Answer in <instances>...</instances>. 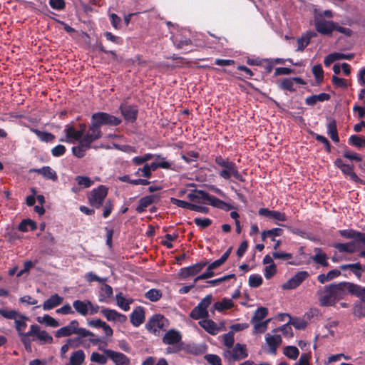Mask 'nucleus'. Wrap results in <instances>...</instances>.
<instances>
[{
  "label": "nucleus",
  "mask_w": 365,
  "mask_h": 365,
  "mask_svg": "<svg viewBox=\"0 0 365 365\" xmlns=\"http://www.w3.org/2000/svg\"><path fill=\"white\" fill-rule=\"evenodd\" d=\"M330 289L335 303L343 299L346 293L359 299L353 304L352 314L358 318H365V287L349 282H342L338 284H331Z\"/></svg>",
  "instance_id": "1"
},
{
  "label": "nucleus",
  "mask_w": 365,
  "mask_h": 365,
  "mask_svg": "<svg viewBox=\"0 0 365 365\" xmlns=\"http://www.w3.org/2000/svg\"><path fill=\"white\" fill-rule=\"evenodd\" d=\"M122 120L113 115L105 112L94 113L91 115V124L87 133L83 136V143L90 145L102 137L101 127L103 125L117 126Z\"/></svg>",
  "instance_id": "2"
},
{
  "label": "nucleus",
  "mask_w": 365,
  "mask_h": 365,
  "mask_svg": "<svg viewBox=\"0 0 365 365\" xmlns=\"http://www.w3.org/2000/svg\"><path fill=\"white\" fill-rule=\"evenodd\" d=\"M215 163L222 169L218 172V175L224 180H229L232 177L240 182H245V179L242 177L238 170L236 163L231 161L229 158H223L222 155H217L215 158Z\"/></svg>",
  "instance_id": "3"
},
{
  "label": "nucleus",
  "mask_w": 365,
  "mask_h": 365,
  "mask_svg": "<svg viewBox=\"0 0 365 365\" xmlns=\"http://www.w3.org/2000/svg\"><path fill=\"white\" fill-rule=\"evenodd\" d=\"M222 356L229 363H232L246 359L248 351L246 345L237 343L232 348L225 349Z\"/></svg>",
  "instance_id": "4"
},
{
  "label": "nucleus",
  "mask_w": 365,
  "mask_h": 365,
  "mask_svg": "<svg viewBox=\"0 0 365 365\" xmlns=\"http://www.w3.org/2000/svg\"><path fill=\"white\" fill-rule=\"evenodd\" d=\"M168 326V320L163 315L157 314L149 319L145 328L149 332L159 335Z\"/></svg>",
  "instance_id": "5"
},
{
  "label": "nucleus",
  "mask_w": 365,
  "mask_h": 365,
  "mask_svg": "<svg viewBox=\"0 0 365 365\" xmlns=\"http://www.w3.org/2000/svg\"><path fill=\"white\" fill-rule=\"evenodd\" d=\"M107 195L108 188L105 185H101L88 192L87 198L90 205L98 209L102 206Z\"/></svg>",
  "instance_id": "6"
},
{
  "label": "nucleus",
  "mask_w": 365,
  "mask_h": 365,
  "mask_svg": "<svg viewBox=\"0 0 365 365\" xmlns=\"http://www.w3.org/2000/svg\"><path fill=\"white\" fill-rule=\"evenodd\" d=\"M212 295H207L203 298L201 302L190 312V317L193 319H202L203 320L207 319L209 316L207 307L212 302Z\"/></svg>",
  "instance_id": "7"
},
{
  "label": "nucleus",
  "mask_w": 365,
  "mask_h": 365,
  "mask_svg": "<svg viewBox=\"0 0 365 365\" xmlns=\"http://www.w3.org/2000/svg\"><path fill=\"white\" fill-rule=\"evenodd\" d=\"M309 276L307 271H299L282 286L284 290L294 289L298 287Z\"/></svg>",
  "instance_id": "8"
},
{
  "label": "nucleus",
  "mask_w": 365,
  "mask_h": 365,
  "mask_svg": "<svg viewBox=\"0 0 365 365\" xmlns=\"http://www.w3.org/2000/svg\"><path fill=\"white\" fill-rule=\"evenodd\" d=\"M99 349L103 351L107 357L113 361L115 365H129L130 363V359L121 352L102 349L101 347H99Z\"/></svg>",
  "instance_id": "9"
},
{
  "label": "nucleus",
  "mask_w": 365,
  "mask_h": 365,
  "mask_svg": "<svg viewBox=\"0 0 365 365\" xmlns=\"http://www.w3.org/2000/svg\"><path fill=\"white\" fill-rule=\"evenodd\" d=\"M119 110L125 120L130 123H133L136 120L138 114L137 106L123 103L120 104Z\"/></svg>",
  "instance_id": "10"
},
{
  "label": "nucleus",
  "mask_w": 365,
  "mask_h": 365,
  "mask_svg": "<svg viewBox=\"0 0 365 365\" xmlns=\"http://www.w3.org/2000/svg\"><path fill=\"white\" fill-rule=\"evenodd\" d=\"M314 26L317 31L322 35L331 36L334 31V22L323 18L316 19Z\"/></svg>",
  "instance_id": "11"
},
{
  "label": "nucleus",
  "mask_w": 365,
  "mask_h": 365,
  "mask_svg": "<svg viewBox=\"0 0 365 365\" xmlns=\"http://www.w3.org/2000/svg\"><path fill=\"white\" fill-rule=\"evenodd\" d=\"M318 299L319 304L322 307H330L335 305V301L334 299L331 289H330V284L324 287L323 289L317 292Z\"/></svg>",
  "instance_id": "12"
},
{
  "label": "nucleus",
  "mask_w": 365,
  "mask_h": 365,
  "mask_svg": "<svg viewBox=\"0 0 365 365\" xmlns=\"http://www.w3.org/2000/svg\"><path fill=\"white\" fill-rule=\"evenodd\" d=\"M28 334L36 337L41 341V344H51L53 342V337L46 331H41L40 327L36 324L31 325Z\"/></svg>",
  "instance_id": "13"
},
{
  "label": "nucleus",
  "mask_w": 365,
  "mask_h": 365,
  "mask_svg": "<svg viewBox=\"0 0 365 365\" xmlns=\"http://www.w3.org/2000/svg\"><path fill=\"white\" fill-rule=\"evenodd\" d=\"M207 264V262H200L191 266L183 267L180 269L179 276L182 279H187L200 273Z\"/></svg>",
  "instance_id": "14"
},
{
  "label": "nucleus",
  "mask_w": 365,
  "mask_h": 365,
  "mask_svg": "<svg viewBox=\"0 0 365 365\" xmlns=\"http://www.w3.org/2000/svg\"><path fill=\"white\" fill-rule=\"evenodd\" d=\"M298 83L300 85H305L306 82L304 79L300 77H293V78H282L278 83V87L283 91H287L289 92H295L296 88L294 87V83Z\"/></svg>",
  "instance_id": "15"
},
{
  "label": "nucleus",
  "mask_w": 365,
  "mask_h": 365,
  "mask_svg": "<svg viewBox=\"0 0 365 365\" xmlns=\"http://www.w3.org/2000/svg\"><path fill=\"white\" fill-rule=\"evenodd\" d=\"M30 173H36L42 175L46 180H50L53 182L58 180V175L56 172L50 166H43L41 168H31Z\"/></svg>",
  "instance_id": "16"
},
{
  "label": "nucleus",
  "mask_w": 365,
  "mask_h": 365,
  "mask_svg": "<svg viewBox=\"0 0 365 365\" xmlns=\"http://www.w3.org/2000/svg\"><path fill=\"white\" fill-rule=\"evenodd\" d=\"M145 319V309L143 307L138 306L133 309L130 315V323L135 327H138Z\"/></svg>",
  "instance_id": "17"
},
{
  "label": "nucleus",
  "mask_w": 365,
  "mask_h": 365,
  "mask_svg": "<svg viewBox=\"0 0 365 365\" xmlns=\"http://www.w3.org/2000/svg\"><path fill=\"white\" fill-rule=\"evenodd\" d=\"M159 200L160 196L158 195L145 196L140 199L138 205L136 207L135 210L138 213H142L148 206L153 203L157 202Z\"/></svg>",
  "instance_id": "18"
},
{
  "label": "nucleus",
  "mask_w": 365,
  "mask_h": 365,
  "mask_svg": "<svg viewBox=\"0 0 365 365\" xmlns=\"http://www.w3.org/2000/svg\"><path fill=\"white\" fill-rule=\"evenodd\" d=\"M78 322L76 319L72 320L68 325L61 327L56 332V336L58 338L69 336L73 334H76V328L78 327Z\"/></svg>",
  "instance_id": "19"
},
{
  "label": "nucleus",
  "mask_w": 365,
  "mask_h": 365,
  "mask_svg": "<svg viewBox=\"0 0 365 365\" xmlns=\"http://www.w3.org/2000/svg\"><path fill=\"white\" fill-rule=\"evenodd\" d=\"M66 137L67 139H74L76 140H81L83 136V129L80 130H76L74 127L67 125L66 129ZM60 141L63 142H70L68 140H64L63 138L60 139Z\"/></svg>",
  "instance_id": "20"
},
{
  "label": "nucleus",
  "mask_w": 365,
  "mask_h": 365,
  "mask_svg": "<svg viewBox=\"0 0 365 365\" xmlns=\"http://www.w3.org/2000/svg\"><path fill=\"white\" fill-rule=\"evenodd\" d=\"M63 301V298L59 296L58 294H52L48 299H46L43 304V310L52 309L58 305L61 304Z\"/></svg>",
  "instance_id": "21"
},
{
  "label": "nucleus",
  "mask_w": 365,
  "mask_h": 365,
  "mask_svg": "<svg viewBox=\"0 0 365 365\" xmlns=\"http://www.w3.org/2000/svg\"><path fill=\"white\" fill-rule=\"evenodd\" d=\"M181 340V335L179 331L174 329L169 330L163 338V341L165 344H175Z\"/></svg>",
  "instance_id": "22"
},
{
  "label": "nucleus",
  "mask_w": 365,
  "mask_h": 365,
  "mask_svg": "<svg viewBox=\"0 0 365 365\" xmlns=\"http://www.w3.org/2000/svg\"><path fill=\"white\" fill-rule=\"evenodd\" d=\"M28 320H29L28 317L21 314L19 316V317L17 319H16V320L14 321L15 329H16V331L18 332V334L20 337L23 336L26 333V332H24V331L26 330V329L27 327L26 321H28Z\"/></svg>",
  "instance_id": "23"
},
{
  "label": "nucleus",
  "mask_w": 365,
  "mask_h": 365,
  "mask_svg": "<svg viewBox=\"0 0 365 365\" xmlns=\"http://www.w3.org/2000/svg\"><path fill=\"white\" fill-rule=\"evenodd\" d=\"M333 247L339 252L352 254L356 251V244L354 241H351L346 243H335Z\"/></svg>",
  "instance_id": "24"
},
{
  "label": "nucleus",
  "mask_w": 365,
  "mask_h": 365,
  "mask_svg": "<svg viewBox=\"0 0 365 365\" xmlns=\"http://www.w3.org/2000/svg\"><path fill=\"white\" fill-rule=\"evenodd\" d=\"M340 170L344 175L349 176L350 180H351L352 181L361 185H365V181L359 178L358 175L354 172L353 165L346 164Z\"/></svg>",
  "instance_id": "25"
},
{
  "label": "nucleus",
  "mask_w": 365,
  "mask_h": 365,
  "mask_svg": "<svg viewBox=\"0 0 365 365\" xmlns=\"http://www.w3.org/2000/svg\"><path fill=\"white\" fill-rule=\"evenodd\" d=\"M266 342L269 347L271 353L275 354L277 347L282 343V337L280 335H270L269 334L266 336Z\"/></svg>",
  "instance_id": "26"
},
{
  "label": "nucleus",
  "mask_w": 365,
  "mask_h": 365,
  "mask_svg": "<svg viewBox=\"0 0 365 365\" xmlns=\"http://www.w3.org/2000/svg\"><path fill=\"white\" fill-rule=\"evenodd\" d=\"M199 324L202 327L207 333L215 335L217 334L219 329L217 324L212 319H203L199 322Z\"/></svg>",
  "instance_id": "27"
},
{
  "label": "nucleus",
  "mask_w": 365,
  "mask_h": 365,
  "mask_svg": "<svg viewBox=\"0 0 365 365\" xmlns=\"http://www.w3.org/2000/svg\"><path fill=\"white\" fill-rule=\"evenodd\" d=\"M29 128L30 131L34 133L41 141L49 143L52 142L56 138L55 135L51 133H48L46 131H41L36 128L30 126L29 127Z\"/></svg>",
  "instance_id": "28"
},
{
  "label": "nucleus",
  "mask_w": 365,
  "mask_h": 365,
  "mask_svg": "<svg viewBox=\"0 0 365 365\" xmlns=\"http://www.w3.org/2000/svg\"><path fill=\"white\" fill-rule=\"evenodd\" d=\"M314 32H308L305 36H302L297 38V48L296 51L302 52L309 44L310 40L312 37L315 36Z\"/></svg>",
  "instance_id": "29"
},
{
  "label": "nucleus",
  "mask_w": 365,
  "mask_h": 365,
  "mask_svg": "<svg viewBox=\"0 0 365 365\" xmlns=\"http://www.w3.org/2000/svg\"><path fill=\"white\" fill-rule=\"evenodd\" d=\"M327 134L329 135L331 139L334 143H339V138L338 135L336 122L334 119L329 120V121L327 125Z\"/></svg>",
  "instance_id": "30"
},
{
  "label": "nucleus",
  "mask_w": 365,
  "mask_h": 365,
  "mask_svg": "<svg viewBox=\"0 0 365 365\" xmlns=\"http://www.w3.org/2000/svg\"><path fill=\"white\" fill-rule=\"evenodd\" d=\"M29 227L30 230L34 231L37 229V224L31 219H24L19 225L18 230L21 232H28Z\"/></svg>",
  "instance_id": "31"
},
{
  "label": "nucleus",
  "mask_w": 365,
  "mask_h": 365,
  "mask_svg": "<svg viewBox=\"0 0 365 365\" xmlns=\"http://www.w3.org/2000/svg\"><path fill=\"white\" fill-rule=\"evenodd\" d=\"M339 268L341 270H346V269L351 270L352 272L354 274V275L358 279H360L362 276L361 264L359 262H356L354 264H341L339 267Z\"/></svg>",
  "instance_id": "32"
},
{
  "label": "nucleus",
  "mask_w": 365,
  "mask_h": 365,
  "mask_svg": "<svg viewBox=\"0 0 365 365\" xmlns=\"http://www.w3.org/2000/svg\"><path fill=\"white\" fill-rule=\"evenodd\" d=\"M90 148L91 145L89 144L86 145L85 143H83V140L81 139L78 146H74L72 148V153L73 155L78 158H82L84 157L86 150L89 149Z\"/></svg>",
  "instance_id": "33"
},
{
  "label": "nucleus",
  "mask_w": 365,
  "mask_h": 365,
  "mask_svg": "<svg viewBox=\"0 0 365 365\" xmlns=\"http://www.w3.org/2000/svg\"><path fill=\"white\" fill-rule=\"evenodd\" d=\"M283 233L284 231L281 228H273L268 230H264L261 234L262 240L264 241L266 238L269 237L272 241H276L274 237L282 236Z\"/></svg>",
  "instance_id": "34"
},
{
  "label": "nucleus",
  "mask_w": 365,
  "mask_h": 365,
  "mask_svg": "<svg viewBox=\"0 0 365 365\" xmlns=\"http://www.w3.org/2000/svg\"><path fill=\"white\" fill-rule=\"evenodd\" d=\"M88 300L81 301L79 299L73 301V307L78 314L82 316H86L88 314Z\"/></svg>",
  "instance_id": "35"
},
{
  "label": "nucleus",
  "mask_w": 365,
  "mask_h": 365,
  "mask_svg": "<svg viewBox=\"0 0 365 365\" xmlns=\"http://www.w3.org/2000/svg\"><path fill=\"white\" fill-rule=\"evenodd\" d=\"M85 357L83 350L73 351L70 357V365H81L85 360Z\"/></svg>",
  "instance_id": "36"
},
{
  "label": "nucleus",
  "mask_w": 365,
  "mask_h": 365,
  "mask_svg": "<svg viewBox=\"0 0 365 365\" xmlns=\"http://www.w3.org/2000/svg\"><path fill=\"white\" fill-rule=\"evenodd\" d=\"M234 307V303L231 299L223 298L220 302L214 304L215 309L222 312L225 309H230Z\"/></svg>",
  "instance_id": "37"
},
{
  "label": "nucleus",
  "mask_w": 365,
  "mask_h": 365,
  "mask_svg": "<svg viewBox=\"0 0 365 365\" xmlns=\"http://www.w3.org/2000/svg\"><path fill=\"white\" fill-rule=\"evenodd\" d=\"M212 207L220 209L225 212H228L232 210H236L237 208L231 204L226 202L222 200H220L215 197L214 202H212Z\"/></svg>",
  "instance_id": "38"
},
{
  "label": "nucleus",
  "mask_w": 365,
  "mask_h": 365,
  "mask_svg": "<svg viewBox=\"0 0 365 365\" xmlns=\"http://www.w3.org/2000/svg\"><path fill=\"white\" fill-rule=\"evenodd\" d=\"M268 314V309L266 307H259L255 312L254 315L251 319V323L254 324L257 322L262 321Z\"/></svg>",
  "instance_id": "39"
},
{
  "label": "nucleus",
  "mask_w": 365,
  "mask_h": 365,
  "mask_svg": "<svg viewBox=\"0 0 365 365\" xmlns=\"http://www.w3.org/2000/svg\"><path fill=\"white\" fill-rule=\"evenodd\" d=\"M283 354L289 359L296 360L299 355V351L294 346H287L284 348Z\"/></svg>",
  "instance_id": "40"
},
{
  "label": "nucleus",
  "mask_w": 365,
  "mask_h": 365,
  "mask_svg": "<svg viewBox=\"0 0 365 365\" xmlns=\"http://www.w3.org/2000/svg\"><path fill=\"white\" fill-rule=\"evenodd\" d=\"M117 304L124 311H128L130 309V304L132 301L127 300L121 292L118 293L115 296Z\"/></svg>",
  "instance_id": "41"
},
{
  "label": "nucleus",
  "mask_w": 365,
  "mask_h": 365,
  "mask_svg": "<svg viewBox=\"0 0 365 365\" xmlns=\"http://www.w3.org/2000/svg\"><path fill=\"white\" fill-rule=\"evenodd\" d=\"M37 321L39 323H45L47 326L55 328L59 326L58 322L48 314H45L43 317H37Z\"/></svg>",
  "instance_id": "42"
},
{
  "label": "nucleus",
  "mask_w": 365,
  "mask_h": 365,
  "mask_svg": "<svg viewBox=\"0 0 365 365\" xmlns=\"http://www.w3.org/2000/svg\"><path fill=\"white\" fill-rule=\"evenodd\" d=\"M318 252L312 257L313 261H314L316 263L321 264L323 267H327L329 265V263L327 262V257L325 253L321 252L320 249H316Z\"/></svg>",
  "instance_id": "43"
},
{
  "label": "nucleus",
  "mask_w": 365,
  "mask_h": 365,
  "mask_svg": "<svg viewBox=\"0 0 365 365\" xmlns=\"http://www.w3.org/2000/svg\"><path fill=\"white\" fill-rule=\"evenodd\" d=\"M75 180L82 188L90 187L93 184V181L90 178L83 175H77Z\"/></svg>",
  "instance_id": "44"
},
{
  "label": "nucleus",
  "mask_w": 365,
  "mask_h": 365,
  "mask_svg": "<svg viewBox=\"0 0 365 365\" xmlns=\"http://www.w3.org/2000/svg\"><path fill=\"white\" fill-rule=\"evenodd\" d=\"M317 84L322 83L324 79V71L320 64L314 65L312 69Z\"/></svg>",
  "instance_id": "45"
},
{
  "label": "nucleus",
  "mask_w": 365,
  "mask_h": 365,
  "mask_svg": "<svg viewBox=\"0 0 365 365\" xmlns=\"http://www.w3.org/2000/svg\"><path fill=\"white\" fill-rule=\"evenodd\" d=\"M20 314L21 313L14 309H0V315L7 319H14L15 321Z\"/></svg>",
  "instance_id": "46"
},
{
  "label": "nucleus",
  "mask_w": 365,
  "mask_h": 365,
  "mask_svg": "<svg viewBox=\"0 0 365 365\" xmlns=\"http://www.w3.org/2000/svg\"><path fill=\"white\" fill-rule=\"evenodd\" d=\"M222 342L227 349L232 348L235 343L234 332L230 331L229 332L223 334Z\"/></svg>",
  "instance_id": "47"
},
{
  "label": "nucleus",
  "mask_w": 365,
  "mask_h": 365,
  "mask_svg": "<svg viewBox=\"0 0 365 365\" xmlns=\"http://www.w3.org/2000/svg\"><path fill=\"white\" fill-rule=\"evenodd\" d=\"M145 297L151 302H157L162 297V293L158 289H151L145 293Z\"/></svg>",
  "instance_id": "48"
},
{
  "label": "nucleus",
  "mask_w": 365,
  "mask_h": 365,
  "mask_svg": "<svg viewBox=\"0 0 365 365\" xmlns=\"http://www.w3.org/2000/svg\"><path fill=\"white\" fill-rule=\"evenodd\" d=\"M173 43L178 49H182L185 46L192 45V41L188 38H180L175 37L173 40Z\"/></svg>",
  "instance_id": "49"
},
{
  "label": "nucleus",
  "mask_w": 365,
  "mask_h": 365,
  "mask_svg": "<svg viewBox=\"0 0 365 365\" xmlns=\"http://www.w3.org/2000/svg\"><path fill=\"white\" fill-rule=\"evenodd\" d=\"M311 133H312V136H314V138L318 142L323 143V145H324V147H325L326 152L329 153L331 152V144H330L329 141L328 140V139L322 135H319V134H317V133H315L313 132H312Z\"/></svg>",
  "instance_id": "50"
},
{
  "label": "nucleus",
  "mask_w": 365,
  "mask_h": 365,
  "mask_svg": "<svg viewBox=\"0 0 365 365\" xmlns=\"http://www.w3.org/2000/svg\"><path fill=\"white\" fill-rule=\"evenodd\" d=\"M231 279H233L235 280L236 279V276L235 274H230L225 275V276L217 278V279L209 280V281H207V283L211 284L212 286H218L221 283L226 282Z\"/></svg>",
  "instance_id": "51"
},
{
  "label": "nucleus",
  "mask_w": 365,
  "mask_h": 365,
  "mask_svg": "<svg viewBox=\"0 0 365 365\" xmlns=\"http://www.w3.org/2000/svg\"><path fill=\"white\" fill-rule=\"evenodd\" d=\"M249 285L251 287L257 288L262 285L263 282L262 277L259 274H252L249 277Z\"/></svg>",
  "instance_id": "52"
},
{
  "label": "nucleus",
  "mask_w": 365,
  "mask_h": 365,
  "mask_svg": "<svg viewBox=\"0 0 365 365\" xmlns=\"http://www.w3.org/2000/svg\"><path fill=\"white\" fill-rule=\"evenodd\" d=\"M79 339H69L67 340V343L63 344L61 348V355L64 357L65 354L68 351L69 346L73 347L77 346Z\"/></svg>",
  "instance_id": "53"
},
{
  "label": "nucleus",
  "mask_w": 365,
  "mask_h": 365,
  "mask_svg": "<svg viewBox=\"0 0 365 365\" xmlns=\"http://www.w3.org/2000/svg\"><path fill=\"white\" fill-rule=\"evenodd\" d=\"M91 361L103 365L107 363L108 357L106 355L104 356L98 352H93L91 356Z\"/></svg>",
  "instance_id": "54"
},
{
  "label": "nucleus",
  "mask_w": 365,
  "mask_h": 365,
  "mask_svg": "<svg viewBox=\"0 0 365 365\" xmlns=\"http://www.w3.org/2000/svg\"><path fill=\"white\" fill-rule=\"evenodd\" d=\"M84 278L88 282H98L100 283H104L107 281V278L100 277L93 272L86 273Z\"/></svg>",
  "instance_id": "55"
},
{
  "label": "nucleus",
  "mask_w": 365,
  "mask_h": 365,
  "mask_svg": "<svg viewBox=\"0 0 365 365\" xmlns=\"http://www.w3.org/2000/svg\"><path fill=\"white\" fill-rule=\"evenodd\" d=\"M197 192L199 195V200H202L203 201L207 202V203L210 205H212V202H214V200L215 198V196H212L210 195L206 191L202 190H197Z\"/></svg>",
  "instance_id": "56"
},
{
  "label": "nucleus",
  "mask_w": 365,
  "mask_h": 365,
  "mask_svg": "<svg viewBox=\"0 0 365 365\" xmlns=\"http://www.w3.org/2000/svg\"><path fill=\"white\" fill-rule=\"evenodd\" d=\"M271 321V319H268L264 322H257L254 323V330L257 333H264L267 329L268 323Z\"/></svg>",
  "instance_id": "57"
},
{
  "label": "nucleus",
  "mask_w": 365,
  "mask_h": 365,
  "mask_svg": "<svg viewBox=\"0 0 365 365\" xmlns=\"http://www.w3.org/2000/svg\"><path fill=\"white\" fill-rule=\"evenodd\" d=\"M101 313L106 318L108 321H115L117 311L108 308H103Z\"/></svg>",
  "instance_id": "58"
},
{
  "label": "nucleus",
  "mask_w": 365,
  "mask_h": 365,
  "mask_svg": "<svg viewBox=\"0 0 365 365\" xmlns=\"http://www.w3.org/2000/svg\"><path fill=\"white\" fill-rule=\"evenodd\" d=\"M170 202L173 205H176V206H178L179 207H182V208H184V209H187V210H191V209H192V203L188 202L187 201L179 200V199L174 198V197H171L170 198Z\"/></svg>",
  "instance_id": "59"
},
{
  "label": "nucleus",
  "mask_w": 365,
  "mask_h": 365,
  "mask_svg": "<svg viewBox=\"0 0 365 365\" xmlns=\"http://www.w3.org/2000/svg\"><path fill=\"white\" fill-rule=\"evenodd\" d=\"M195 224L202 229H205L211 225L212 221L210 218H200L196 217L194 219Z\"/></svg>",
  "instance_id": "60"
},
{
  "label": "nucleus",
  "mask_w": 365,
  "mask_h": 365,
  "mask_svg": "<svg viewBox=\"0 0 365 365\" xmlns=\"http://www.w3.org/2000/svg\"><path fill=\"white\" fill-rule=\"evenodd\" d=\"M358 231L352 229L341 230L339 231V235L346 239L356 240Z\"/></svg>",
  "instance_id": "61"
},
{
  "label": "nucleus",
  "mask_w": 365,
  "mask_h": 365,
  "mask_svg": "<svg viewBox=\"0 0 365 365\" xmlns=\"http://www.w3.org/2000/svg\"><path fill=\"white\" fill-rule=\"evenodd\" d=\"M349 144L356 148L363 147V138L357 135H352L349 138Z\"/></svg>",
  "instance_id": "62"
},
{
  "label": "nucleus",
  "mask_w": 365,
  "mask_h": 365,
  "mask_svg": "<svg viewBox=\"0 0 365 365\" xmlns=\"http://www.w3.org/2000/svg\"><path fill=\"white\" fill-rule=\"evenodd\" d=\"M110 24L115 29H120L121 28V19L115 14L112 13L109 14Z\"/></svg>",
  "instance_id": "63"
},
{
  "label": "nucleus",
  "mask_w": 365,
  "mask_h": 365,
  "mask_svg": "<svg viewBox=\"0 0 365 365\" xmlns=\"http://www.w3.org/2000/svg\"><path fill=\"white\" fill-rule=\"evenodd\" d=\"M205 359L211 365H222L220 357L216 354H206Z\"/></svg>",
  "instance_id": "64"
}]
</instances>
